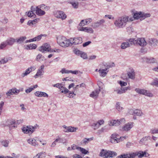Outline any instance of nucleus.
I'll use <instances>...</instances> for the list:
<instances>
[{
    "instance_id": "nucleus-40",
    "label": "nucleus",
    "mask_w": 158,
    "mask_h": 158,
    "mask_svg": "<svg viewBox=\"0 0 158 158\" xmlns=\"http://www.w3.org/2000/svg\"><path fill=\"white\" fill-rule=\"evenodd\" d=\"M2 145L5 147L8 146L9 142L8 140H2L0 141Z\"/></svg>"
},
{
    "instance_id": "nucleus-38",
    "label": "nucleus",
    "mask_w": 158,
    "mask_h": 158,
    "mask_svg": "<svg viewBox=\"0 0 158 158\" xmlns=\"http://www.w3.org/2000/svg\"><path fill=\"white\" fill-rule=\"evenodd\" d=\"M59 89L61 93H64L65 94H67L69 92L66 88L62 85H61Z\"/></svg>"
},
{
    "instance_id": "nucleus-56",
    "label": "nucleus",
    "mask_w": 158,
    "mask_h": 158,
    "mask_svg": "<svg viewBox=\"0 0 158 158\" xmlns=\"http://www.w3.org/2000/svg\"><path fill=\"white\" fill-rule=\"evenodd\" d=\"M150 132L151 134H158V129L157 128H152L150 130Z\"/></svg>"
},
{
    "instance_id": "nucleus-9",
    "label": "nucleus",
    "mask_w": 158,
    "mask_h": 158,
    "mask_svg": "<svg viewBox=\"0 0 158 158\" xmlns=\"http://www.w3.org/2000/svg\"><path fill=\"white\" fill-rule=\"evenodd\" d=\"M54 15L56 17L61 19L62 20L65 19L67 17L64 12L61 11H57L55 13Z\"/></svg>"
},
{
    "instance_id": "nucleus-64",
    "label": "nucleus",
    "mask_w": 158,
    "mask_h": 158,
    "mask_svg": "<svg viewBox=\"0 0 158 158\" xmlns=\"http://www.w3.org/2000/svg\"><path fill=\"white\" fill-rule=\"evenodd\" d=\"M63 81H73V79L72 77H66L63 79Z\"/></svg>"
},
{
    "instance_id": "nucleus-4",
    "label": "nucleus",
    "mask_w": 158,
    "mask_h": 158,
    "mask_svg": "<svg viewBox=\"0 0 158 158\" xmlns=\"http://www.w3.org/2000/svg\"><path fill=\"white\" fill-rule=\"evenodd\" d=\"M151 15L149 13H145L141 12H136L134 13L133 17L135 19H140V20H142L145 19L150 17Z\"/></svg>"
},
{
    "instance_id": "nucleus-11",
    "label": "nucleus",
    "mask_w": 158,
    "mask_h": 158,
    "mask_svg": "<svg viewBox=\"0 0 158 158\" xmlns=\"http://www.w3.org/2000/svg\"><path fill=\"white\" fill-rule=\"evenodd\" d=\"M19 92V90L16 89V88H12L8 90L6 93V95L10 96L14 94L17 95Z\"/></svg>"
},
{
    "instance_id": "nucleus-7",
    "label": "nucleus",
    "mask_w": 158,
    "mask_h": 158,
    "mask_svg": "<svg viewBox=\"0 0 158 158\" xmlns=\"http://www.w3.org/2000/svg\"><path fill=\"white\" fill-rule=\"evenodd\" d=\"M135 91L137 93L143 95L147 96L149 97H152L153 94L152 93H150L149 91H147L143 89H140L139 88H136L135 89Z\"/></svg>"
},
{
    "instance_id": "nucleus-24",
    "label": "nucleus",
    "mask_w": 158,
    "mask_h": 158,
    "mask_svg": "<svg viewBox=\"0 0 158 158\" xmlns=\"http://www.w3.org/2000/svg\"><path fill=\"white\" fill-rule=\"evenodd\" d=\"M27 142L28 143L32 146H35L38 145L37 142L34 139L32 138L29 139L27 140Z\"/></svg>"
},
{
    "instance_id": "nucleus-49",
    "label": "nucleus",
    "mask_w": 158,
    "mask_h": 158,
    "mask_svg": "<svg viewBox=\"0 0 158 158\" xmlns=\"http://www.w3.org/2000/svg\"><path fill=\"white\" fill-rule=\"evenodd\" d=\"M26 13L27 14V15L29 17H35L36 16L31 11H29L28 12H26Z\"/></svg>"
},
{
    "instance_id": "nucleus-2",
    "label": "nucleus",
    "mask_w": 158,
    "mask_h": 158,
    "mask_svg": "<svg viewBox=\"0 0 158 158\" xmlns=\"http://www.w3.org/2000/svg\"><path fill=\"white\" fill-rule=\"evenodd\" d=\"M57 42L60 46L63 47H68L71 44L70 39H68L64 36L58 38Z\"/></svg>"
},
{
    "instance_id": "nucleus-50",
    "label": "nucleus",
    "mask_w": 158,
    "mask_h": 158,
    "mask_svg": "<svg viewBox=\"0 0 158 158\" xmlns=\"http://www.w3.org/2000/svg\"><path fill=\"white\" fill-rule=\"evenodd\" d=\"M73 7L75 9H77L78 7L79 3L77 2H72L70 3Z\"/></svg>"
},
{
    "instance_id": "nucleus-23",
    "label": "nucleus",
    "mask_w": 158,
    "mask_h": 158,
    "mask_svg": "<svg viewBox=\"0 0 158 158\" xmlns=\"http://www.w3.org/2000/svg\"><path fill=\"white\" fill-rule=\"evenodd\" d=\"M34 94L36 96L38 97L43 96L48 97V95L47 93L37 91Z\"/></svg>"
},
{
    "instance_id": "nucleus-53",
    "label": "nucleus",
    "mask_w": 158,
    "mask_h": 158,
    "mask_svg": "<svg viewBox=\"0 0 158 158\" xmlns=\"http://www.w3.org/2000/svg\"><path fill=\"white\" fill-rule=\"evenodd\" d=\"M78 150H79L82 153L85 154H86L89 152L88 151L85 149L82 148L80 147H79Z\"/></svg>"
},
{
    "instance_id": "nucleus-26",
    "label": "nucleus",
    "mask_w": 158,
    "mask_h": 158,
    "mask_svg": "<svg viewBox=\"0 0 158 158\" xmlns=\"http://www.w3.org/2000/svg\"><path fill=\"white\" fill-rule=\"evenodd\" d=\"M46 153L45 152H42L39 153L33 158H45Z\"/></svg>"
},
{
    "instance_id": "nucleus-14",
    "label": "nucleus",
    "mask_w": 158,
    "mask_h": 158,
    "mask_svg": "<svg viewBox=\"0 0 158 158\" xmlns=\"http://www.w3.org/2000/svg\"><path fill=\"white\" fill-rule=\"evenodd\" d=\"M147 44V43L145 40L143 38H137V44L141 46H144Z\"/></svg>"
},
{
    "instance_id": "nucleus-10",
    "label": "nucleus",
    "mask_w": 158,
    "mask_h": 158,
    "mask_svg": "<svg viewBox=\"0 0 158 158\" xmlns=\"http://www.w3.org/2000/svg\"><path fill=\"white\" fill-rule=\"evenodd\" d=\"M44 65H41L39 69L36 74L34 76V77L36 78L39 77L43 75L44 73Z\"/></svg>"
},
{
    "instance_id": "nucleus-12",
    "label": "nucleus",
    "mask_w": 158,
    "mask_h": 158,
    "mask_svg": "<svg viewBox=\"0 0 158 158\" xmlns=\"http://www.w3.org/2000/svg\"><path fill=\"white\" fill-rule=\"evenodd\" d=\"M128 76L129 78L134 80L135 78V72L134 69L132 68H129L127 72Z\"/></svg>"
},
{
    "instance_id": "nucleus-57",
    "label": "nucleus",
    "mask_w": 158,
    "mask_h": 158,
    "mask_svg": "<svg viewBox=\"0 0 158 158\" xmlns=\"http://www.w3.org/2000/svg\"><path fill=\"white\" fill-rule=\"evenodd\" d=\"M7 45L6 41L2 43L0 45V49H2Z\"/></svg>"
},
{
    "instance_id": "nucleus-60",
    "label": "nucleus",
    "mask_w": 158,
    "mask_h": 158,
    "mask_svg": "<svg viewBox=\"0 0 158 158\" xmlns=\"http://www.w3.org/2000/svg\"><path fill=\"white\" fill-rule=\"evenodd\" d=\"M118 83L122 87L123 86H126L127 84V82L121 81H118Z\"/></svg>"
},
{
    "instance_id": "nucleus-58",
    "label": "nucleus",
    "mask_w": 158,
    "mask_h": 158,
    "mask_svg": "<svg viewBox=\"0 0 158 158\" xmlns=\"http://www.w3.org/2000/svg\"><path fill=\"white\" fill-rule=\"evenodd\" d=\"M106 128L104 127L102 128L101 129L99 130L98 131V134H100L104 132H106Z\"/></svg>"
},
{
    "instance_id": "nucleus-47",
    "label": "nucleus",
    "mask_w": 158,
    "mask_h": 158,
    "mask_svg": "<svg viewBox=\"0 0 158 158\" xmlns=\"http://www.w3.org/2000/svg\"><path fill=\"white\" fill-rule=\"evenodd\" d=\"M91 126L92 128L94 130H96L100 127L99 125H98V123L97 122L96 123H92L91 125Z\"/></svg>"
},
{
    "instance_id": "nucleus-42",
    "label": "nucleus",
    "mask_w": 158,
    "mask_h": 158,
    "mask_svg": "<svg viewBox=\"0 0 158 158\" xmlns=\"http://www.w3.org/2000/svg\"><path fill=\"white\" fill-rule=\"evenodd\" d=\"M6 125L9 127L10 129H12L11 126L15 123V121H11L10 120H8L7 122Z\"/></svg>"
},
{
    "instance_id": "nucleus-32",
    "label": "nucleus",
    "mask_w": 158,
    "mask_h": 158,
    "mask_svg": "<svg viewBox=\"0 0 158 158\" xmlns=\"http://www.w3.org/2000/svg\"><path fill=\"white\" fill-rule=\"evenodd\" d=\"M130 47V44L128 42H123L121 44V48L122 49H125Z\"/></svg>"
},
{
    "instance_id": "nucleus-5",
    "label": "nucleus",
    "mask_w": 158,
    "mask_h": 158,
    "mask_svg": "<svg viewBox=\"0 0 158 158\" xmlns=\"http://www.w3.org/2000/svg\"><path fill=\"white\" fill-rule=\"evenodd\" d=\"M119 135L116 134H113L112 135L111 137V138L110 139V142L112 143H118L120 142V140L122 141L124 139H126V137H120L119 138Z\"/></svg>"
},
{
    "instance_id": "nucleus-30",
    "label": "nucleus",
    "mask_w": 158,
    "mask_h": 158,
    "mask_svg": "<svg viewBox=\"0 0 158 158\" xmlns=\"http://www.w3.org/2000/svg\"><path fill=\"white\" fill-rule=\"evenodd\" d=\"M6 42L7 45H12L14 44V42H15V39L11 38L7 39Z\"/></svg>"
},
{
    "instance_id": "nucleus-41",
    "label": "nucleus",
    "mask_w": 158,
    "mask_h": 158,
    "mask_svg": "<svg viewBox=\"0 0 158 158\" xmlns=\"http://www.w3.org/2000/svg\"><path fill=\"white\" fill-rule=\"evenodd\" d=\"M68 129L67 131H66V132H73L76 131V130L78 129L77 127H74L71 126L68 127Z\"/></svg>"
},
{
    "instance_id": "nucleus-48",
    "label": "nucleus",
    "mask_w": 158,
    "mask_h": 158,
    "mask_svg": "<svg viewBox=\"0 0 158 158\" xmlns=\"http://www.w3.org/2000/svg\"><path fill=\"white\" fill-rule=\"evenodd\" d=\"M114 91L116 92V94H121L123 93L121 88L120 89L117 88H116L114 89Z\"/></svg>"
},
{
    "instance_id": "nucleus-21",
    "label": "nucleus",
    "mask_w": 158,
    "mask_h": 158,
    "mask_svg": "<svg viewBox=\"0 0 158 158\" xmlns=\"http://www.w3.org/2000/svg\"><path fill=\"white\" fill-rule=\"evenodd\" d=\"M148 44L150 46L153 47H155L157 45L158 40L155 38L150 39L148 40Z\"/></svg>"
},
{
    "instance_id": "nucleus-20",
    "label": "nucleus",
    "mask_w": 158,
    "mask_h": 158,
    "mask_svg": "<svg viewBox=\"0 0 158 158\" xmlns=\"http://www.w3.org/2000/svg\"><path fill=\"white\" fill-rule=\"evenodd\" d=\"M92 19L91 18H89L85 20H82L79 23V25L81 27H83L85 24H89L92 21Z\"/></svg>"
},
{
    "instance_id": "nucleus-54",
    "label": "nucleus",
    "mask_w": 158,
    "mask_h": 158,
    "mask_svg": "<svg viewBox=\"0 0 158 158\" xmlns=\"http://www.w3.org/2000/svg\"><path fill=\"white\" fill-rule=\"evenodd\" d=\"M80 56L84 59H86L87 58V54L85 52L82 51L80 55Z\"/></svg>"
},
{
    "instance_id": "nucleus-16",
    "label": "nucleus",
    "mask_w": 158,
    "mask_h": 158,
    "mask_svg": "<svg viewBox=\"0 0 158 158\" xmlns=\"http://www.w3.org/2000/svg\"><path fill=\"white\" fill-rule=\"evenodd\" d=\"M137 155L135 153L123 154L118 156L116 158H134Z\"/></svg>"
},
{
    "instance_id": "nucleus-31",
    "label": "nucleus",
    "mask_w": 158,
    "mask_h": 158,
    "mask_svg": "<svg viewBox=\"0 0 158 158\" xmlns=\"http://www.w3.org/2000/svg\"><path fill=\"white\" fill-rule=\"evenodd\" d=\"M59 142L62 143L64 145L66 146L68 142L67 140L64 138H60L58 137L57 138Z\"/></svg>"
},
{
    "instance_id": "nucleus-19",
    "label": "nucleus",
    "mask_w": 158,
    "mask_h": 158,
    "mask_svg": "<svg viewBox=\"0 0 158 158\" xmlns=\"http://www.w3.org/2000/svg\"><path fill=\"white\" fill-rule=\"evenodd\" d=\"M108 68H105L104 69H99L98 72H99L100 76L102 77H104L106 76L108 72Z\"/></svg>"
},
{
    "instance_id": "nucleus-45",
    "label": "nucleus",
    "mask_w": 158,
    "mask_h": 158,
    "mask_svg": "<svg viewBox=\"0 0 158 158\" xmlns=\"http://www.w3.org/2000/svg\"><path fill=\"white\" fill-rule=\"evenodd\" d=\"M121 103L119 102H118L116 105V107L117 110L119 111H120L123 110V107L120 106Z\"/></svg>"
},
{
    "instance_id": "nucleus-6",
    "label": "nucleus",
    "mask_w": 158,
    "mask_h": 158,
    "mask_svg": "<svg viewBox=\"0 0 158 158\" xmlns=\"http://www.w3.org/2000/svg\"><path fill=\"white\" fill-rule=\"evenodd\" d=\"M37 127H38V126L37 124L34 127L31 126H27L26 127H23L22 129V131L24 133L27 134L28 133L31 134L35 131Z\"/></svg>"
},
{
    "instance_id": "nucleus-51",
    "label": "nucleus",
    "mask_w": 158,
    "mask_h": 158,
    "mask_svg": "<svg viewBox=\"0 0 158 158\" xmlns=\"http://www.w3.org/2000/svg\"><path fill=\"white\" fill-rule=\"evenodd\" d=\"M151 85L158 87V79L157 78H155L151 83Z\"/></svg>"
},
{
    "instance_id": "nucleus-55",
    "label": "nucleus",
    "mask_w": 158,
    "mask_h": 158,
    "mask_svg": "<svg viewBox=\"0 0 158 158\" xmlns=\"http://www.w3.org/2000/svg\"><path fill=\"white\" fill-rule=\"evenodd\" d=\"M85 32L90 33H93L94 32V31L91 28L85 27Z\"/></svg>"
},
{
    "instance_id": "nucleus-34",
    "label": "nucleus",
    "mask_w": 158,
    "mask_h": 158,
    "mask_svg": "<svg viewBox=\"0 0 158 158\" xmlns=\"http://www.w3.org/2000/svg\"><path fill=\"white\" fill-rule=\"evenodd\" d=\"M37 87L38 85H35L34 86L28 88V89L25 90V91L26 93L27 94L29 93L33 90L35 89Z\"/></svg>"
},
{
    "instance_id": "nucleus-18",
    "label": "nucleus",
    "mask_w": 158,
    "mask_h": 158,
    "mask_svg": "<svg viewBox=\"0 0 158 158\" xmlns=\"http://www.w3.org/2000/svg\"><path fill=\"white\" fill-rule=\"evenodd\" d=\"M105 23V20L103 19H102L99 21H98L93 23L92 25V27L94 28H95L98 27Z\"/></svg>"
},
{
    "instance_id": "nucleus-36",
    "label": "nucleus",
    "mask_w": 158,
    "mask_h": 158,
    "mask_svg": "<svg viewBox=\"0 0 158 158\" xmlns=\"http://www.w3.org/2000/svg\"><path fill=\"white\" fill-rule=\"evenodd\" d=\"M45 60L44 56L42 55L41 54H39L37 55L36 60L38 61L41 62Z\"/></svg>"
},
{
    "instance_id": "nucleus-1",
    "label": "nucleus",
    "mask_w": 158,
    "mask_h": 158,
    "mask_svg": "<svg viewBox=\"0 0 158 158\" xmlns=\"http://www.w3.org/2000/svg\"><path fill=\"white\" fill-rule=\"evenodd\" d=\"M129 17L127 16H122L115 20L114 24L117 27L119 28H123L126 25L128 21Z\"/></svg>"
},
{
    "instance_id": "nucleus-52",
    "label": "nucleus",
    "mask_w": 158,
    "mask_h": 158,
    "mask_svg": "<svg viewBox=\"0 0 158 158\" xmlns=\"http://www.w3.org/2000/svg\"><path fill=\"white\" fill-rule=\"evenodd\" d=\"M40 8H42L43 10H48L50 9V7L48 6H46L44 4H41L39 6Z\"/></svg>"
},
{
    "instance_id": "nucleus-29",
    "label": "nucleus",
    "mask_w": 158,
    "mask_h": 158,
    "mask_svg": "<svg viewBox=\"0 0 158 158\" xmlns=\"http://www.w3.org/2000/svg\"><path fill=\"white\" fill-rule=\"evenodd\" d=\"M37 45L35 44H30L29 45H26L25 47V48L27 49H35L37 47Z\"/></svg>"
},
{
    "instance_id": "nucleus-28",
    "label": "nucleus",
    "mask_w": 158,
    "mask_h": 158,
    "mask_svg": "<svg viewBox=\"0 0 158 158\" xmlns=\"http://www.w3.org/2000/svg\"><path fill=\"white\" fill-rule=\"evenodd\" d=\"M120 122L118 121V120H112L109 122V124L110 126H116L119 125Z\"/></svg>"
},
{
    "instance_id": "nucleus-37",
    "label": "nucleus",
    "mask_w": 158,
    "mask_h": 158,
    "mask_svg": "<svg viewBox=\"0 0 158 158\" xmlns=\"http://www.w3.org/2000/svg\"><path fill=\"white\" fill-rule=\"evenodd\" d=\"M46 35L45 34H41L40 35H39L31 39L32 41H38L40 40L42 36H46Z\"/></svg>"
},
{
    "instance_id": "nucleus-62",
    "label": "nucleus",
    "mask_w": 158,
    "mask_h": 158,
    "mask_svg": "<svg viewBox=\"0 0 158 158\" xmlns=\"http://www.w3.org/2000/svg\"><path fill=\"white\" fill-rule=\"evenodd\" d=\"M69 92V93L67 96L68 97H69L70 98H73L75 97V96L76 95V94H74L73 92L72 93V92H71L70 91Z\"/></svg>"
},
{
    "instance_id": "nucleus-61",
    "label": "nucleus",
    "mask_w": 158,
    "mask_h": 158,
    "mask_svg": "<svg viewBox=\"0 0 158 158\" xmlns=\"http://www.w3.org/2000/svg\"><path fill=\"white\" fill-rule=\"evenodd\" d=\"M121 89L123 93L126 92L127 90L131 89L129 87H121Z\"/></svg>"
},
{
    "instance_id": "nucleus-8",
    "label": "nucleus",
    "mask_w": 158,
    "mask_h": 158,
    "mask_svg": "<svg viewBox=\"0 0 158 158\" xmlns=\"http://www.w3.org/2000/svg\"><path fill=\"white\" fill-rule=\"evenodd\" d=\"M71 45H76L81 44L82 42V38L81 37L70 38Z\"/></svg>"
},
{
    "instance_id": "nucleus-22",
    "label": "nucleus",
    "mask_w": 158,
    "mask_h": 158,
    "mask_svg": "<svg viewBox=\"0 0 158 158\" xmlns=\"http://www.w3.org/2000/svg\"><path fill=\"white\" fill-rule=\"evenodd\" d=\"M100 91V89L95 90L91 93L90 95V96L94 98H97Z\"/></svg>"
},
{
    "instance_id": "nucleus-44",
    "label": "nucleus",
    "mask_w": 158,
    "mask_h": 158,
    "mask_svg": "<svg viewBox=\"0 0 158 158\" xmlns=\"http://www.w3.org/2000/svg\"><path fill=\"white\" fill-rule=\"evenodd\" d=\"M39 20V19H36L32 20H29L27 24L29 25L34 24L35 23H37Z\"/></svg>"
},
{
    "instance_id": "nucleus-59",
    "label": "nucleus",
    "mask_w": 158,
    "mask_h": 158,
    "mask_svg": "<svg viewBox=\"0 0 158 158\" xmlns=\"http://www.w3.org/2000/svg\"><path fill=\"white\" fill-rule=\"evenodd\" d=\"M70 70H66L65 69L63 68L60 71V72L62 74L64 73H67L69 74L70 73Z\"/></svg>"
},
{
    "instance_id": "nucleus-25",
    "label": "nucleus",
    "mask_w": 158,
    "mask_h": 158,
    "mask_svg": "<svg viewBox=\"0 0 158 158\" xmlns=\"http://www.w3.org/2000/svg\"><path fill=\"white\" fill-rule=\"evenodd\" d=\"M36 14L39 16L43 15L45 14V12L44 11L42 10L41 8H40L39 6H37Z\"/></svg>"
},
{
    "instance_id": "nucleus-35",
    "label": "nucleus",
    "mask_w": 158,
    "mask_h": 158,
    "mask_svg": "<svg viewBox=\"0 0 158 158\" xmlns=\"http://www.w3.org/2000/svg\"><path fill=\"white\" fill-rule=\"evenodd\" d=\"M151 138V136H148L143 137V138L141 139L139 142V143L140 144H145V142L147 141L148 139H150Z\"/></svg>"
},
{
    "instance_id": "nucleus-27",
    "label": "nucleus",
    "mask_w": 158,
    "mask_h": 158,
    "mask_svg": "<svg viewBox=\"0 0 158 158\" xmlns=\"http://www.w3.org/2000/svg\"><path fill=\"white\" fill-rule=\"evenodd\" d=\"M27 39L25 36L20 37L19 38L15 39V42L19 44H22Z\"/></svg>"
},
{
    "instance_id": "nucleus-46",
    "label": "nucleus",
    "mask_w": 158,
    "mask_h": 158,
    "mask_svg": "<svg viewBox=\"0 0 158 158\" xmlns=\"http://www.w3.org/2000/svg\"><path fill=\"white\" fill-rule=\"evenodd\" d=\"M93 140V139L90 138H86L84 139L81 141L82 143L83 144H86L88 143L89 141Z\"/></svg>"
},
{
    "instance_id": "nucleus-33",
    "label": "nucleus",
    "mask_w": 158,
    "mask_h": 158,
    "mask_svg": "<svg viewBox=\"0 0 158 158\" xmlns=\"http://www.w3.org/2000/svg\"><path fill=\"white\" fill-rule=\"evenodd\" d=\"M127 41L130 43V46L132 44L136 45L137 44V39L130 38L127 39Z\"/></svg>"
},
{
    "instance_id": "nucleus-15",
    "label": "nucleus",
    "mask_w": 158,
    "mask_h": 158,
    "mask_svg": "<svg viewBox=\"0 0 158 158\" xmlns=\"http://www.w3.org/2000/svg\"><path fill=\"white\" fill-rule=\"evenodd\" d=\"M134 124L133 122H129L126 123L123 127V130L124 131L130 130L133 127Z\"/></svg>"
},
{
    "instance_id": "nucleus-43",
    "label": "nucleus",
    "mask_w": 158,
    "mask_h": 158,
    "mask_svg": "<svg viewBox=\"0 0 158 158\" xmlns=\"http://www.w3.org/2000/svg\"><path fill=\"white\" fill-rule=\"evenodd\" d=\"M31 72V70L29 69L28 68L27 69L25 72L21 74V76L23 77L27 75L28 74H29Z\"/></svg>"
},
{
    "instance_id": "nucleus-13",
    "label": "nucleus",
    "mask_w": 158,
    "mask_h": 158,
    "mask_svg": "<svg viewBox=\"0 0 158 158\" xmlns=\"http://www.w3.org/2000/svg\"><path fill=\"white\" fill-rule=\"evenodd\" d=\"M129 113L132 115H136L139 116H141L143 114V113L141 110L137 109L130 110Z\"/></svg>"
},
{
    "instance_id": "nucleus-3",
    "label": "nucleus",
    "mask_w": 158,
    "mask_h": 158,
    "mask_svg": "<svg viewBox=\"0 0 158 158\" xmlns=\"http://www.w3.org/2000/svg\"><path fill=\"white\" fill-rule=\"evenodd\" d=\"M116 155L115 152L102 149L99 156L103 158H112Z\"/></svg>"
},
{
    "instance_id": "nucleus-17",
    "label": "nucleus",
    "mask_w": 158,
    "mask_h": 158,
    "mask_svg": "<svg viewBox=\"0 0 158 158\" xmlns=\"http://www.w3.org/2000/svg\"><path fill=\"white\" fill-rule=\"evenodd\" d=\"M50 47V45L46 43L40 48L39 50L42 52L44 53L46 51H48V49Z\"/></svg>"
},
{
    "instance_id": "nucleus-63",
    "label": "nucleus",
    "mask_w": 158,
    "mask_h": 158,
    "mask_svg": "<svg viewBox=\"0 0 158 158\" xmlns=\"http://www.w3.org/2000/svg\"><path fill=\"white\" fill-rule=\"evenodd\" d=\"M82 51L78 49H76L74 51V53L77 56H80Z\"/></svg>"
},
{
    "instance_id": "nucleus-39",
    "label": "nucleus",
    "mask_w": 158,
    "mask_h": 158,
    "mask_svg": "<svg viewBox=\"0 0 158 158\" xmlns=\"http://www.w3.org/2000/svg\"><path fill=\"white\" fill-rule=\"evenodd\" d=\"M157 60L153 57L148 58L147 63H157Z\"/></svg>"
}]
</instances>
